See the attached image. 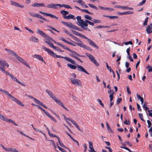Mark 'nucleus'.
Returning <instances> with one entry per match:
<instances>
[{"label": "nucleus", "instance_id": "obj_27", "mask_svg": "<svg viewBox=\"0 0 152 152\" xmlns=\"http://www.w3.org/2000/svg\"><path fill=\"white\" fill-rule=\"evenodd\" d=\"M76 77V74L75 73H72L70 74L69 79L71 81L72 80L75 79Z\"/></svg>", "mask_w": 152, "mask_h": 152}, {"label": "nucleus", "instance_id": "obj_64", "mask_svg": "<svg viewBox=\"0 0 152 152\" xmlns=\"http://www.w3.org/2000/svg\"><path fill=\"white\" fill-rule=\"evenodd\" d=\"M126 90H127V91L128 93V94L129 95L131 94V92L130 91L129 87L128 86H127L126 87Z\"/></svg>", "mask_w": 152, "mask_h": 152}, {"label": "nucleus", "instance_id": "obj_50", "mask_svg": "<svg viewBox=\"0 0 152 152\" xmlns=\"http://www.w3.org/2000/svg\"><path fill=\"white\" fill-rule=\"evenodd\" d=\"M97 101L103 107H104V104L102 102L101 100L100 99H98L97 100Z\"/></svg>", "mask_w": 152, "mask_h": 152}, {"label": "nucleus", "instance_id": "obj_36", "mask_svg": "<svg viewBox=\"0 0 152 152\" xmlns=\"http://www.w3.org/2000/svg\"><path fill=\"white\" fill-rule=\"evenodd\" d=\"M84 17V18L86 19L90 20L91 21H92V18L88 15H85Z\"/></svg>", "mask_w": 152, "mask_h": 152}, {"label": "nucleus", "instance_id": "obj_38", "mask_svg": "<svg viewBox=\"0 0 152 152\" xmlns=\"http://www.w3.org/2000/svg\"><path fill=\"white\" fill-rule=\"evenodd\" d=\"M10 99H11L13 101L15 102H16L18 101V99L16 98L15 97H14L12 95H11L10 97Z\"/></svg>", "mask_w": 152, "mask_h": 152}, {"label": "nucleus", "instance_id": "obj_11", "mask_svg": "<svg viewBox=\"0 0 152 152\" xmlns=\"http://www.w3.org/2000/svg\"><path fill=\"white\" fill-rule=\"evenodd\" d=\"M15 57L19 61L23 63L24 65L26 66H28L29 68H30V66L27 64L26 62L21 57H19L17 54H16Z\"/></svg>", "mask_w": 152, "mask_h": 152}, {"label": "nucleus", "instance_id": "obj_10", "mask_svg": "<svg viewBox=\"0 0 152 152\" xmlns=\"http://www.w3.org/2000/svg\"><path fill=\"white\" fill-rule=\"evenodd\" d=\"M45 39L44 40L45 42L49 45L50 47L52 48L54 47V46L53 45L52 43L50 41V40H51V38L48 36V37H45Z\"/></svg>", "mask_w": 152, "mask_h": 152}, {"label": "nucleus", "instance_id": "obj_33", "mask_svg": "<svg viewBox=\"0 0 152 152\" xmlns=\"http://www.w3.org/2000/svg\"><path fill=\"white\" fill-rule=\"evenodd\" d=\"M14 82H15L17 83H18V84H20L21 86H25V85L23 83L20 82L16 78V79L15 80Z\"/></svg>", "mask_w": 152, "mask_h": 152}, {"label": "nucleus", "instance_id": "obj_4", "mask_svg": "<svg viewBox=\"0 0 152 152\" xmlns=\"http://www.w3.org/2000/svg\"><path fill=\"white\" fill-rule=\"evenodd\" d=\"M85 23H85V24L84 25L83 29L89 31H91V30H90V29L87 27V26H88V23L90 25H91L92 26H94V22H91L89 20H85Z\"/></svg>", "mask_w": 152, "mask_h": 152}, {"label": "nucleus", "instance_id": "obj_12", "mask_svg": "<svg viewBox=\"0 0 152 152\" xmlns=\"http://www.w3.org/2000/svg\"><path fill=\"white\" fill-rule=\"evenodd\" d=\"M77 70L80 72H84L87 74L89 75V73L85 70V69L80 65H78L77 66Z\"/></svg>", "mask_w": 152, "mask_h": 152}, {"label": "nucleus", "instance_id": "obj_17", "mask_svg": "<svg viewBox=\"0 0 152 152\" xmlns=\"http://www.w3.org/2000/svg\"><path fill=\"white\" fill-rule=\"evenodd\" d=\"M37 34H39L41 36L45 38V37H48V35L42 31L39 30V29H37Z\"/></svg>", "mask_w": 152, "mask_h": 152}, {"label": "nucleus", "instance_id": "obj_43", "mask_svg": "<svg viewBox=\"0 0 152 152\" xmlns=\"http://www.w3.org/2000/svg\"><path fill=\"white\" fill-rule=\"evenodd\" d=\"M83 48L86 49L87 50H89L91 51L92 50L91 49V48L89 46H86L85 45Z\"/></svg>", "mask_w": 152, "mask_h": 152}, {"label": "nucleus", "instance_id": "obj_9", "mask_svg": "<svg viewBox=\"0 0 152 152\" xmlns=\"http://www.w3.org/2000/svg\"><path fill=\"white\" fill-rule=\"evenodd\" d=\"M46 7L48 8L56 9L60 8V4L51 3L47 5Z\"/></svg>", "mask_w": 152, "mask_h": 152}, {"label": "nucleus", "instance_id": "obj_22", "mask_svg": "<svg viewBox=\"0 0 152 152\" xmlns=\"http://www.w3.org/2000/svg\"><path fill=\"white\" fill-rule=\"evenodd\" d=\"M30 40L35 43H37L39 42L38 39L37 38L34 36L31 37L30 39Z\"/></svg>", "mask_w": 152, "mask_h": 152}, {"label": "nucleus", "instance_id": "obj_25", "mask_svg": "<svg viewBox=\"0 0 152 152\" xmlns=\"http://www.w3.org/2000/svg\"><path fill=\"white\" fill-rule=\"evenodd\" d=\"M88 143L89 144V148L91 149L89 150V152H92L93 151H95L93 148L92 143L91 142L89 141Z\"/></svg>", "mask_w": 152, "mask_h": 152}, {"label": "nucleus", "instance_id": "obj_34", "mask_svg": "<svg viewBox=\"0 0 152 152\" xmlns=\"http://www.w3.org/2000/svg\"><path fill=\"white\" fill-rule=\"evenodd\" d=\"M106 125L107 127V129L109 132L110 133H112L113 132L112 130L111 129L110 127V126L107 123H106Z\"/></svg>", "mask_w": 152, "mask_h": 152}, {"label": "nucleus", "instance_id": "obj_23", "mask_svg": "<svg viewBox=\"0 0 152 152\" xmlns=\"http://www.w3.org/2000/svg\"><path fill=\"white\" fill-rule=\"evenodd\" d=\"M5 50L8 53L11 54L13 56H15L16 55V54L15 53V52L12 50H9L7 48H5Z\"/></svg>", "mask_w": 152, "mask_h": 152}, {"label": "nucleus", "instance_id": "obj_45", "mask_svg": "<svg viewBox=\"0 0 152 152\" xmlns=\"http://www.w3.org/2000/svg\"><path fill=\"white\" fill-rule=\"evenodd\" d=\"M92 21H93L94 23H101V21L99 20H96V19H93V20H92Z\"/></svg>", "mask_w": 152, "mask_h": 152}, {"label": "nucleus", "instance_id": "obj_14", "mask_svg": "<svg viewBox=\"0 0 152 152\" xmlns=\"http://www.w3.org/2000/svg\"><path fill=\"white\" fill-rule=\"evenodd\" d=\"M39 13L43 15H44L45 16H50L52 18H56L57 19H58V18L57 17L51 14L46 13L41 11H39Z\"/></svg>", "mask_w": 152, "mask_h": 152}, {"label": "nucleus", "instance_id": "obj_16", "mask_svg": "<svg viewBox=\"0 0 152 152\" xmlns=\"http://www.w3.org/2000/svg\"><path fill=\"white\" fill-rule=\"evenodd\" d=\"M46 92L48 94L50 97L53 100L56 98V96L54 95L53 93L47 89L46 90Z\"/></svg>", "mask_w": 152, "mask_h": 152}, {"label": "nucleus", "instance_id": "obj_39", "mask_svg": "<svg viewBox=\"0 0 152 152\" xmlns=\"http://www.w3.org/2000/svg\"><path fill=\"white\" fill-rule=\"evenodd\" d=\"M10 2H11L12 5L15 6V7H18V3L12 1H10Z\"/></svg>", "mask_w": 152, "mask_h": 152}, {"label": "nucleus", "instance_id": "obj_44", "mask_svg": "<svg viewBox=\"0 0 152 152\" xmlns=\"http://www.w3.org/2000/svg\"><path fill=\"white\" fill-rule=\"evenodd\" d=\"M69 19H72L74 20H75L76 19V18L75 16L72 15V14H69Z\"/></svg>", "mask_w": 152, "mask_h": 152}, {"label": "nucleus", "instance_id": "obj_26", "mask_svg": "<svg viewBox=\"0 0 152 152\" xmlns=\"http://www.w3.org/2000/svg\"><path fill=\"white\" fill-rule=\"evenodd\" d=\"M54 100L57 104L61 106H62L63 105V104L61 101L58 99L56 97Z\"/></svg>", "mask_w": 152, "mask_h": 152}, {"label": "nucleus", "instance_id": "obj_41", "mask_svg": "<svg viewBox=\"0 0 152 152\" xmlns=\"http://www.w3.org/2000/svg\"><path fill=\"white\" fill-rule=\"evenodd\" d=\"M7 122H8L12 124H14L15 126H17V125L12 119H8Z\"/></svg>", "mask_w": 152, "mask_h": 152}, {"label": "nucleus", "instance_id": "obj_32", "mask_svg": "<svg viewBox=\"0 0 152 152\" xmlns=\"http://www.w3.org/2000/svg\"><path fill=\"white\" fill-rule=\"evenodd\" d=\"M0 119L2 121H6L7 120V118L5 117L3 115H1L0 114Z\"/></svg>", "mask_w": 152, "mask_h": 152}, {"label": "nucleus", "instance_id": "obj_62", "mask_svg": "<svg viewBox=\"0 0 152 152\" xmlns=\"http://www.w3.org/2000/svg\"><path fill=\"white\" fill-rule=\"evenodd\" d=\"M113 94H110L109 95V97L110 98V102H111L113 100Z\"/></svg>", "mask_w": 152, "mask_h": 152}, {"label": "nucleus", "instance_id": "obj_61", "mask_svg": "<svg viewBox=\"0 0 152 152\" xmlns=\"http://www.w3.org/2000/svg\"><path fill=\"white\" fill-rule=\"evenodd\" d=\"M72 36H73V39L74 40H75L76 41H77V42H79L80 41V40L78 39V38H77V37L75 36H74L73 35H72Z\"/></svg>", "mask_w": 152, "mask_h": 152}, {"label": "nucleus", "instance_id": "obj_58", "mask_svg": "<svg viewBox=\"0 0 152 152\" xmlns=\"http://www.w3.org/2000/svg\"><path fill=\"white\" fill-rule=\"evenodd\" d=\"M106 66L107 69L110 72H111L112 71L111 67L108 66V64L107 63H106Z\"/></svg>", "mask_w": 152, "mask_h": 152}, {"label": "nucleus", "instance_id": "obj_21", "mask_svg": "<svg viewBox=\"0 0 152 152\" xmlns=\"http://www.w3.org/2000/svg\"><path fill=\"white\" fill-rule=\"evenodd\" d=\"M8 152H18V151L14 148L7 147L5 150Z\"/></svg>", "mask_w": 152, "mask_h": 152}, {"label": "nucleus", "instance_id": "obj_60", "mask_svg": "<svg viewBox=\"0 0 152 152\" xmlns=\"http://www.w3.org/2000/svg\"><path fill=\"white\" fill-rule=\"evenodd\" d=\"M127 58H129L131 61L133 62L134 61L132 56L130 55V54H129V55H128Z\"/></svg>", "mask_w": 152, "mask_h": 152}, {"label": "nucleus", "instance_id": "obj_56", "mask_svg": "<svg viewBox=\"0 0 152 152\" xmlns=\"http://www.w3.org/2000/svg\"><path fill=\"white\" fill-rule=\"evenodd\" d=\"M108 93L109 94H114V92L113 90H111V89L110 90H109L108 91Z\"/></svg>", "mask_w": 152, "mask_h": 152}, {"label": "nucleus", "instance_id": "obj_15", "mask_svg": "<svg viewBox=\"0 0 152 152\" xmlns=\"http://www.w3.org/2000/svg\"><path fill=\"white\" fill-rule=\"evenodd\" d=\"M34 101V102L37 104L39 105L40 106H42L44 108L47 109L48 108V107L44 105L42 103L40 102L39 100L34 98V99H33Z\"/></svg>", "mask_w": 152, "mask_h": 152}, {"label": "nucleus", "instance_id": "obj_55", "mask_svg": "<svg viewBox=\"0 0 152 152\" xmlns=\"http://www.w3.org/2000/svg\"><path fill=\"white\" fill-rule=\"evenodd\" d=\"M146 0H143V1L140 2L139 4L138 5V6H141L143 5L145 3Z\"/></svg>", "mask_w": 152, "mask_h": 152}, {"label": "nucleus", "instance_id": "obj_2", "mask_svg": "<svg viewBox=\"0 0 152 152\" xmlns=\"http://www.w3.org/2000/svg\"><path fill=\"white\" fill-rule=\"evenodd\" d=\"M72 31L74 34L85 39H86L87 40V41L88 42V43L90 45L94 47L96 49H98L99 48L98 47L94 42L91 39L86 37L84 35L81 34L80 33L75 31L72 30Z\"/></svg>", "mask_w": 152, "mask_h": 152}, {"label": "nucleus", "instance_id": "obj_6", "mask_svg": "<svg viewBox=\"0 0 152 152\" xmlns=\"http://www.w3.org/2000/svg\"><path fill=\"white\" fill-rule=\"evenodd\" d=\"M70 52H71V53L69 54L70 56L76 58L81 63L83 62V61L82 60H81L79 58L77 57V56H79V54L78 53L72 50H71Z\"/></svg>", "mask_w": 152, "mask_h": 152}, {"label": "nucleus", "instance_id": "obj_31", "mask_svg": "<svg viewBox=\"0 0 152 152\" xmlns=\"http://www.w3.org/2000/svg\"><path fill=\"white\" fill-rule=\"evenodd\" d=\"M61 7H64L67 9H72L71 7L69 5L65 4H60V8Z\"/></svg>", "mask_w": 152, "mask_h": 152}, {"label": "nucleus", "instance_id": "obj_5", "mask_svg": "<svg viewBox=\"0 0 152 152\" xmlns=\"http://www.w3.org/2000/svg\"><path fill=\"white\" fill-rule=\"evenodd\" d=\"M86 56L89 58L91 61L96 66H98L99 65V63L96 60L94 56L91 54L86 53Z\"/></svg>", "mask_w": 152, "mask_h": 152}, {"label": "nucleus", "instance_id": "obj_8", "mask_svg": "<svg viewBox=\"0 0 152 152\" xmlns=\"http://www.w3.org/2000/svg\"><path fill=\"white\" fill-rule=\"evenodd\" d=\"M72 83L74 85L81 87L82 86V83L80 80L78 79H75L71 81Z\"/></svg>", "mask_w": 152, "mask_h": 152}, {"label": "nucleus", "instance_id": "obj_40", "mask_svg": "<svg viewBox=\"0 0 152 152\" xmlns=\"http://www.w3.org/2000/svg\"><path fill=\"white\" fill-rule=\"evenodd\" d=\"M73 29L79 31H82L83 30L82 28L77 27L75 25Z\"/></svg>", "mask_w": 152, "mask_h": 152}, {"label": "nucleus", "instance_id": "obj_51", "mask_svg": "<svg viewBox=\"0 0 152 152\" xmlns=\"http://www.w3.org/2000/svg\"><path fill=\"white\" fill-rule=\"evenodd\" d=\"M58 142L60 145L62 147H64V145L63 144L62 142L60 140L59 138H58Z\"/></svg>", "mask_w": 152, "mask_h": 152}, {"label": "nucleus", "instance_id": "obj_59", "mask_svg": "<svg viewBox=\"0 0 152 152\" xmlns=\"http://www.w3.org/2000/svg\"><path fill=\"white\" fill-rule=\"evenodd\" d=\"M98 7L99 9H100L101 10H106V7H104L100 5Z\"/></svg>", "mask_w": 152, "mask_h": 152}, {"label": "nucleus", "instance_id": "obj_19", "mask_svg": "<svg viewBox=\"0 0 152 152\" xmlns=\"http://www.w3.org/2000/svg\"><path fill=\"white\" fill-rule=\"evenodd\" d=\"M33 57L39 60L42 61L45 64V63L42 57L40 55L35 54L33 56Z\"/></svg>", "mask_w": 152, "mask_h": 152}, {"label": "nucleus", "instance_id": "obj_42", "mask_svg": "<svg viewBox=\"0 0 152 152\" xmlns=\"http://www.w3.org/2000/svg\"><path fill=\"white\" fill-rule=\"evenodd\" d=\"M88 5H89L91 8H93L95 10H97L98 9L97 8L96 6H95L93 4H88Z\"/></svg>", "mask_w": 152, "mask_h": 152}, {"label": "nucleus", "instance_id": "obj_53", "mask_svg": "<svg viewBox=\"0 0 152 152\" xmlns=\"http://www.w3.org/2000/svg\"><path fill=\"white\" fill-rule=\"evenodd\" d=\"M124 44L125 45H127L129 44H130V45H133V43L132 42V41H129V42H124Z\"/></svg>", "mask_w": 152, "mask_h": 152}, {"label": "nucleus", "instance_id": "obj_63", "mask_svg": "<svg viewBox=\"0 0 152 152\" xmlns=\"http://www.w3.org/2000/svg\"><path fill=\"white\" fill-rule=\"evenodd\" d=\"M29 13L30 14V15L31 16L33 17H36V14H35L33 12H29Z\"/></svg>", "mask_w": 152, "mask_h": 152}, {"label": "nucleus", "instance_id": "obj_52", "mask_svg": "<svg viewBox=\"0 0 152 152\" xmlns=\"http://www.w3.org/2000/svg\"><path fill=\"white\" fill-rule=\"evenodd\" d=\"M81 11L83 12L87 13L88 14H91V13L88 10L86 9H82Z\"/></svg>", "mask_w": 152, "mask_h": 152}, {"label": "nucleus", "instance_id": "obj_20", "mask_svg": "<svg viewBox=\"0 0 152 152\" xmlns=\"http://www.w3.org/2000/svg\"><path fill=\"white\" fill-rule=\"evenodd\" d=\"M73 42L74 43H75L77 45L83 48H84L85 45L83 44V42H82L80 40V41L77 42H76L74 41H73Z\"/></svg>", "mask_w": 152, "mask_h": 152}, {"label": "nucleus", "instance_id": "obj_46", "mask_svg": "<svg viewBox=\"0 0 152 152\" xmlns=\"http://www.w3.org/2000/svg\"><path fill=\"white\" fill-rule=\"evenodd\" d=\"M53 48L54 49L57 50L59 51L60 52H63V51L61 50L58 47H56L54 46V47H53Z\"/></svg>", "mask_w": 152, "mask_h": 152}, {"label": "nucleus", "instance_id": "obj_7", "mask_svg": "<svg viewBox=\"0 0 152 152\" xmlns=\"http://www.w3.org/2000/svg\"><path fill=\"white\" fill-rule=\"evenodd\" d=\"M76 18L78 23V26H80L83 29L84 25L85 24V23H85V20L83 21V20L81 19V18L80 16H77Z\"/></svg>", "mask_w": 152, "mask_h": 152}, {"label": "nucleus", "instance_id": "obj_48", "mask_svg": "<svg viewBox=\"0 0 152 152\" xmlns=\"http://www.w3.org/2000/svg\"><path fill=\"white\" fill-rule=\"evenodd\" d=\"M16 103L21 107H23L24 106V105L23 103L18 100Z\"/></svg>", "mask_w": 152, "mask_h": 152}, {"label": "nucleus", "instance_id": "obj_30", "mask_svg": "<svg viewBox=\"0 0 152 152\" xmlns=\"http://www.w3.org/2000/svg\"><path fill=\"white\" fill-rule=\"evenodd\" d=\"M74 2H77L78 3L80 4L82 6H83L84 5L85 2L82 0H78L77 1H74Z\"/></svg>", "mask_w": 152, "mask_h": 152}, {"label": "nucleus", "instance_id": "obj_54", "mask_svg": "<svg viewBox=\"0 0 152 152\" xmlns=\"http://www.w3.org/2000/svg\"><path fill=\"white\" fill-rule=\"evenodd\" d=\"M64 32L70 36H72V35L67 30L64 29Z\"/></svg>", "mask_w": 152, "mask_h": 152}, {"label": "nucleus", "instance_id": "obj_24", "mask_svg": "<svg viewBox=\"0 0 152 152\" xmlns=\"http://www.w3.org/2000/svg\"><path fill=\"white\" fill-rule=\"evenodd\" d=\"M152 29V24H150V25H148L147 26L146 29L147 33L148 34H150V31Z\"/></svg>", "mask_w": 152, "mask_h": 152}, {"label": "nucleus", "instance_id": "obj_57", "mask_svg": "<svg viewBox=\"0 0 152 152\" xmlns=\"http://www.w3.org/2000/svg\"><path fill=\"white\" fill-rule=\"evenodd\" d=\"M124 124L129 125L130 124V122L129 121H127V119H125V121L124 122Z\"/></svg>", "mask_w": 152, "mask_h": 152}, {"label": "nucleus", "instance_id": "obj_37", "mask_svg": "<svg viewBox=\"0 0 152 152\" xmlns=\"http://www.w3.org/2000/svg\"><path fill=\"white\" fill-rule=\"evenodd\" d=\"M18 132L20 134L23 135L24 136L28 137V138H29V139H31L32 140H34V139L31 138L29 137L28 136L26 135L25 134H24L23 133V132H22L20 131H18Z\"/></svg>", "mask_w": 152, "mask_h": 152}, {"label": "nucleus", "instance_id": "obj_1", "mask_svg": "<svg viewBox=\"0 0 152 152\" xmlns=\"http://www.w3.org/2000/svg\"><path fill=\"white\" fill-rule=\"evenodd\" d=\"M42 48L45 51L47 52L48 54L52 57H56L57 58H64L71 64H75V61L70 58L67 57H63L61 56L56 55L50 49L45 47L44 46H42Z\"/></svg>", "mask_w": 152, "mask_h": 152}, {"label": "nucleus", "instance_id": "obj_35", "mask_svg": "<svg viewBox=\"0 0 152 152\" xmlns=\"http://www.w3.org/2000/svg\"><path fill=\"white\" fill-rule=\"evenodd\" d=\"M61 13L64 15H68L69 13V12L64 10H62L60 11Z\"/></svg>", "mask_w": 152, "mask_h": 152}, {"label": "nucleus", "instance_id": "obj_18", "mask_svg": "<svg viewBox=\"0 0 152 152\" xmlns=\"http://www.w3.org/2000/svg\"><path fill=\"white\" fill-rule=\"evenodd\" d=\"M32 7H45V5L43 3H39L35 2L31 5Z\"/></svg>", "mask_w": 152, "mask_h": 152}, {"label": "nucleus", "instance_id": "obj_28", "mask_svg": "<svg viewBox=\"0 0 152 152\" xmlns=\"http://www.w3.org/2000/svg\"><path fill=\"white\" fill-rule=\"evenodd\" d=\"M5 74L7 75H9L14 81L17 78L15 77L13 75H12V74L8 72H6V73Z\"/></svg>", "mask_w": 152, "mask_h": 152}, {"label": "nucleus", "instance_id": "obj_3", "mask_svg": "<svg viewBox=\"0 0 152 152\" xmlns=\"http://www.w3.org/2000/svg\"><path fill=\"white\" fill-rule=\"evenodd\" d=\"M5 66L8 67L9 66V65L4 60H0V70L5 74L6 72H7L4 69Z\"/></svg>", "mask_w": 152, "mask_h": 152}, {"label": "nucleus", "instance_id": "obj_29", "mask_svg": "<svg viewBox=\"0 0 152 152\" xmlns=\"http://www.w3.org/2000/svg\"><path fill=\"white\" fill-rule=\"evenodd\" d=\"M67 66L70 68V69H76L77 67V66L73 65L71 64H67Z\"/></svg>", "mask_w": 152, "mask_h": 152}, {"label": "nucleus", "instance_id": "obj_13", "mask_svg": "<svg viewBox=\"0 0 152 152\" xmlns=\"http://www.w3.org/2000/svg\"><path fill=\"white\" fill-rule=\"evenodd\" d=\"M61 22L62 23L64 24V25L66 26H67L69 28H72L73 29L75 25L69 22H66L61 21Z\"/></svg>", "mask_w": 152, "mask_h": 152}, {"label": "nucleus", "instance_id": "obj_49", "mask_svg": "<svg viewBox=\"0 0 152 152\" xmlns=\"http://www.w3.org/2000/svg\"><path fill=\"white\" fill-rule=\"evenodd\" d=\"M148 18L147 17L145 19L144 22L143 23V26H145L147 25Z\"/></svg>", "mask_w": 152, "mask_h": 152}, {"label": "nucleus", "instance_id": "obj_47", "mask_svg": "<svg viewBox=\"0 0 152 152\" xmlns=\"http://www.w3.org/2000/svg\"><path fill=\"white\" fill-rule=\"evenodd\" d=\"M138 115L141 120L143 121H145L143 119V116L142 114V113H139L138 114Z\"/></svg>", "mask_w": 152, "mask_h": 152}]
</instances>
